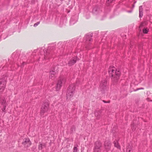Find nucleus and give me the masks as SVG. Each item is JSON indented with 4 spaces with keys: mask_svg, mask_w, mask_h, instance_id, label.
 Wrapping results in <instances>:
<instances>
[{
    "mask_svg": "<svg viewBox=\"0 0 152 152\" xmlns=\"http://www.w3.org/2000/svg\"><path fill=\"white\" fill-rule=\"evenodd\" d=\"M101 113L102 111L101 110H96L94 113L95 115L97 118H99L100 117Z\"/></svg>",
    "mask_w": 152,
    "mask_h": 152,
    "instance_id": "14",
    "label": "nucleus"
},
{
    "mask_svg": "<svg viewBox=\"0 0 152 152\" xmlns=\"http://www.w3.org/2000/svg\"><path fill=\"white\" fill-rule=\"evenodd\" d=\"M114 146L118 148H120V146L118 144V141L117 140H115L114 142Z\"/></svg>",
    "mask_w": 152,
    "mask_h": 152,
    "instance_id": "19",
    "label": "nucleus"
},
{
    "mask_svg": "<svg viewBox=\"0 0 152 152\" xmlns=\"http://www.w3.org/2000/svg\"><path fill=\"white\" fill-rule=\"evenodd\" d=\"M143 8L142 6L139 7V17L141 18L143 16Z\"/></svg>",
    "mask_w": 152,
    "mask_h": 152,
    "instance_id": "16",
    "label": "nucleus"
},
{
    "mask_svg": "<svg viewBox=\"0 0 152 152\" xmlns=\"http://www.w3.org/2000/svg\"><path fill=\"white\" fill-rule=\"evenodd\" d=\"M144 89V88H137L135 90V91H138V90H140V89Z\"/></svg>",
    "mask_w": 152,
    "mask_h": 152,
    "instance_id": "28",
    "label": "nucleus"
},
{
    "mask_svg": "<svg viewBox=\"0 0 152 152\" xmlns=\"http://www.w3.org/2000/svg\"><path fill=\"white\" fill-rule=\"evenodd\" d=\"M6 77L4 76L0 79V94L2 93L5 87L6 84Z\"/></svg>",
    "mask_w": 152,
    "mask_h": 152,
    "instance_id": "5",
    "label": "nucleus"
},
{
    "mask_svg": "<svg viewBox=\"0 0 152 152\" xmlns=\"http://www.w3.org/2000/svg\"><path fill=\"white\" fill-rule=\"evenodd\" d=\"M66 82L65 78L63 76L60 77L58 80L56 85V91H58L61 89L62 86Z\"/></svg>",
    "mask_w": 152,
    "mask_h": 152,
    "instance_id": "4",
    "label": "nucleus"
},
{
    "mask_svg": "<svg viewBox=\"0 0 152 152\" xmlns=\"http://www.w3.org/2000/svg\"><path fill=\"white\" fill-rule=\"evenodd\" d=\"M107 85V81L105 80H103L101 82L99 87L101 91L103 92L106 89Z\"/></svg>",
    "mask_w": 152,
    "mask_h": 152,
    "instance_id": "9",
    "label": "nucleus"
},
{
    "mask_svg": "<svg viewBox=\"0 0 152 152\" xmlns=\"http://www.w3.org/2000/svg\"><path fill=\"white\" fill-rule=\"evenodd\" d=\"M36 148V147L34 146L32 147V149L33 151H34L35 149Z\"/></svg>",
    "mask_w": 152,
    "mask_h": 152,
    "instance_id": "29",
    "label": "nucleus"
},
{
    "mask_svg": "<svg viewBox=\"0 0 152 152\" xmlns=\"http://www.w3.org/2000/svg\"><path fill=\"white\" fill-rule=\"evenodd\" d=\"M51 54V53H50L49 50H44V59H46L49 58Z\"/></svg>",
    "mask_w": 152,
    "mask_h": 152,
    "instance_id": "13",
    "label": "nucleus"
},
{
    "mask_svg": "<svg viewBox=\"0 0 152 152\" xmlns=\"http://www.w3.org/2000/svg\"><path fill=\"white\" fill-rule=\"evenodd\" d=\"M49 103L47 99L45 100L42 104L41 108L40 113L42 115L48 112L49 109Z\"/></svg>",
    "mask_w": 152,
    "mask_h": 152,
    "instance_id": "3",
    "label": "nucleus"
},
{
    "mask_svg": "<svg viewBox=\"0 0 152 152\" xmlns=\"http://www.w3.org/2000/svg\"><path fill=\"white\" fill-rule=\"evenodd\" d=\"M146 24L145 23H141L139 28H140L141 27H142L144 26Z\"/></svg>",
    "mask_w": 152,
    "mask_h": 152,
    "instance_id": "24",
    "label": "nucleus"
},
{
    "mask_svg": "<svg viewBox=\"0 0 152 152\" xmlns=\"http://www.w3.org/2000/svg\"><path fill=\"white\" fill-rule=\"evenodd\" d=\"M135 129V127H134L133 128H132V130H134V129Z\"/></svg>",
    "mask_w": 152,
    "mask_h": 152,
    "instance_id": "31",
    "label": "nucleus"
},
{
    "mask_svg": "<svg viewBox=\"0 0 152 152\" xmlns=\"http://www.w3.org/2000/svg\"><path fill=\"white\" fill-rule=\"evenodd\" d=\"M102 101L104 103H109L110 102V101H108L107 102L104 100H103Z\"/></svg>",
    "mask_w": 152,
    "mask_h": 152,
    "instance_id": "27",
    "label": "nucleus"
},
{
    "mask_svg": "<svg viewBox=\"0 0 152 152\" xmlns=\"http://www.w3.org/2000/svg\"><path fill=\"white\" fill-rule=\"evenodd\" d=\"M108 72L110 76L113 77L112 80L115 83H116L121 74V72L118 69L115 70V68L110 67L108 69Z\"/></svg>",
    "mask_w": 152,
    "mask_h": 152,
    "instance_id": "1",
    "label": "nucleus"
},
{
    "mask_svg": "<svg viewBox=\"0 0 152 152\" xmlns=\"http://www.w3.org/2000/svg\"><path fill=\"white\" fill-rule=\"evenodd\" d=\"M101 143L99 141H96L95 143V147L94 148V152H100V148L102 146Z\"/></svg>",
    "mask_w": 152,
    "mask_h": 152,
    "instance_id": "8",
    "label": "nucleus"
},
{
    "mask_svg": "<svg viewBox=\"0 0 152 152\" xmlns=\"http://www.w3.org/2000/svg\"><path fill=\"white\" fill-rule=\"evenodd\" d=\"M132 10L130 11H127V12L129 13H131V12H132Z\"/></svg>",
    "mask_w": 152,
    "mask_h": 152,
    "instance_id": "30",
    "label": "nucleus"
},
{
    "mask_svg": "<svg viewBox=\"0 0 152 152\" xmlns=\"http://www.w3.org/2000/svg\"><path fill=\"white\" fill-rule=\"evenodd\" d=\"M77 21V20H75V21L73 20V18H72L70 20V23L71 24H73Z\"/></svg>",
    "mask_w": 152,
    "mask_h": 152,
    "instance_id": "23",
    "label": "nucleus"
},
{
    "mask_svg": "<svg viewBox=\"0 0 152 152\" xmlns=\"http://www.w3.org/2000/svg\"><path fill=\"white\" fill-rule=\"evenodd\" d=\"M24 63H25V62H23V64H22V66H23V65H24Z\"/></svg>",
    "mask_w": 152,
    "mask_h": 152,
    "instance_id": "32",
    "label": "nucleus"
},
{
    "mask_svg": "<svg viewBox=\"0 0 152 152\" xmlns=\"http://www.w3.org/2000/svg\"><path fill=\"white\" fill-rule=\"evenodd\" d=\"M50 78H52L54 76V75L56 74V72L55 71L52 70L50 71Z\"/></svg>",
    "mask_w": 152,
    "mask_h": 152,
    "instance_id": "18",
    "label": "nucleus"
},
{
    "mask_svg": "<svg viewBox=\"0 0 152 152\" xmlns=\"http://www.w3.org/2000/svg\"><path fill=\"white\" fill-rule=\"evenodd\" d=\"M149 31V29L147 28H144L142 30L144 34H147Z\"/></svg>",
    "mask_w": 152,
    "mask_h": 152,
    "instance_id": "22",
    "label": "nucleus"
},
{
    "mask_svg": "<svg viewBox=\"0 0 152 152\" xmlns=\"http://www.w3.org/2000/svg\"><path fill=\"white\" fill-rule=\"evenodd\" d=\"M40 23V22H37V23H35L34 25V27H36L37 26L38 24H39Z\"/></svg>",
    "mask_w": 152,
    "mask_h": 152,
    "instance_id": "26",
    "label": "nucleus"
},
{
    "mask_svg": "<svg viewBox=\"0 0 152 152\" xmlns=\"http://www.w3.org/2000/svg\"><path fill=\"white\" fill-rule=\"evenodd\" d=\"M105 148L107 151H108L110 150L111 148V143L110 141H106L104 143Z\"/></svg>",
    "mask_w": 152,
    "mask_h": 152,
    "instance_id": "11",
    "label": "nucleus"
},
{
    "mask_svg": "<svg viewBox=\"0 0 152 152\" xmlns=\"http://www.w3.org/2000/svg\"><path fill=\"white\" fill-rule=\"evenodd\" d=\"M75 88V85L74 84H72L69 86L66 93L67 99H70L73 96Z\"/></svg>",
    "mask_w": 152,
    "mask_h": 152,
    "instance_id": "2",
    "label": "nucleus"
},
{
    "mask_svg": "<svg viewBox=\"0 0 152 152\" xmlns=\"http://www.w3.org/2000/svg\"><path fill=\"white\" fill-rule=\"evenodd\" d=\"M133 7H134V5H133Z\"/></svg>",
    "mask_w": 152,
    "mask_h": 152,
    "instance_id": "33",
    "label": "nucleus"
},
{
    "mask_svg": "<svg viewBox=\"0 0 152 152\" xmlns=\"http://www.w3.org/2000/svg\"><path fill=\"white\" fill-rule=\"evenodd\" d=\"M92 33H88L86 35L84 38L86 40V43H88L89 42L92 41V39L91 37L92 36Z\"/></svg>",
    "mask_w": 152,
    "mask_h": 152,
    "instance_id": "10",
    "label": "nucleus"
},
{
    "mask_svg": "<svg viewBox=\"0 0 152 152\" xmlns=\"http://www.w3.org/2000/svg\"><path fill=\"white\" fill-rule=\"evenodd\" d=\"M0 104L1 107H2V110L3 112H6L5 108L7 104L6 103V100L4 98H0Z\"/></svg>",
    "mask_w": 152,
    "mask_h": 152,
    "instance_id": "6",
    "label": "nucleus"
},
{
    "mask_svg": "<svg viewBox=\"0 0 152 152\" xmlns=\"http://www.w3.org/2000/svg\"><path fill=\"white\" fill-rule=\"evenodd\" d=\"M99 9L97 7H95L93 9L92 12L94 14L96 15L99 12Z\"/></svg>",
    "mask_w": 152,
    "mask_h": 152,
    "instance_id": "15",
    "label": "nucleus"
},
{
    "mask_svg": "<svg viewBox=\"0 0 152 152\" xmlns=\"http://www.w3.org/2000/svg\"><path fill=\"white\" fill-rule=\"evenodd\" d=\"M77 147H75L73 149V152H77Z\"/></svg>",
    "mask_w": 152,
    "mask_h": 152,
    "instance_id": "25",
    "label": "nucleus"
},
{
    "mask_svg": "<svg viewBox=\"0 0 152 152\" xmlns=\"http://www.w3.org/2000/svg\"><path fill=\"white\" fill-rule=\"evenodd\" d=\"M77 60V57H74L69 61L68 64L69 66H72L76 63Z\"/></svg>",
    "mask_w": 152,
    "mask_h": 152,
    "instance_id": "12",
    "label": "nucleus"
},
{
    "mask_svg": "<svg viewBox=\"0 0 152 152\" xmlns=\"http://www.w3.org/2000/svg\"><path fill=\"white\" fill-rule=\"evenodd\" d=\"M131 149V146L130 145H129L127 147L126 152H132Z\"/></svg>",
    "mask_w": 152,
    "mask_h": 152,
    "instance_id": "21",
    "label": "nucleus"
},
{
    "mask_svg": "<svg viewBox=\"0 0 152 152\" xmlns=\"http://www.w3.org/2000/svg\"><path fill=\"white\" fill-rule=\"evenodd\" d=\"M22 144L25 148H27L31 145V143L28 138L26 137L23 139Z\"/></svg>",
    "mask_w": 152,
    "mask_h": 152,
    "instance_id": "7",
    "label": "nucleus"
},
{
    "mask_svg": "<svg viewBox=\"0 0 152 152\" xmlns=\"http://www.w3.org/2000/svg\"><path fill=\"white\" fill-rule=\"evenodd\" d=\"M75 126H72L70 129V132L71 133H73L75 131Z\"/></svg>",
    "mask_w": 152,
    "mask_h": 152,
    "instance_id": "20",
    "label": "nucleus"
},
{
    "mask_svg": "<svg viewBox=\"0 0 152 152\" xmlns=\"http://www.w3.org/2000/svg\"><path fill=\"white\" fill-rule=\"evenodd\" d=\"M45 147V143L42 144L40 142L39 143V145H38V149L39 150H41L43 148V147Z\"/></svg>",
    "mask_w": 152,
    "mask_h": 152,
    "instance_id": "17",
    "label": "nucleus"
}]
</instances>
